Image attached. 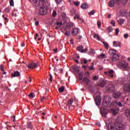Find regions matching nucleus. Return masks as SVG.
<instances>
[{
  "label": "nucleus",
  "instance_id": "de8ad7c7",
  "mask_svg": "<svg viewBox=\"0 0 130 130\" xmlns=\"http://www.w3.org/2000/svg\"><path fill=\"white\" fill-rule=\"evenodd\" d=\"M81 63H87V59H84L81 61Z\"/></svg>",
  "mask_w": 130,
  "mask_h": 130
},
{
  "label": "nucleus",
  "instance_id": "69168bd1",
  "mask_svg": "<svg viewBox=\"0 0 130 130\" xmlns=\"http://www.w3.org/2000/svg\"><path fill=\"white\" fill-rule=\"evenodd\" d=\"M101 56H102L103 57H104V56H105V54H101Z\"/></svg>",
  "mask_w": 130,
  "mask_h": 130
},
{
  "label": "nucleus",
  "instance_id": "e2e57ef3",
  "mask_svg": "<svg viewBox=\"0 0 130 130\" xmlns=\"http://www.w3.org/2000/svg\"><path fill=\"white\" fill-rule=\"evenodd\" d=\"M70 26H74V23H72V22H71V23H70Z\"/></svg>",
  "mask_w": 130,
  "mask_h": 130
},
{
  "label": "nucleus",
  "instance_id": "0eeeda50",
  "mask_svg": "<svg viewBox=\"0 0 130 130\" xmlns=\"http://www.w3.org/2000/svg\"><path fill=\"white\" fill-rule=\"evenodd\" d=\"M26 67L29 69H35V68H37V64L36 63H29L26 64Z\"/></svg>",
  "mask_w": 130,
  "mask_h": 130
},
{
  "label": "nucleus",
  "instance_id": "5701e85b",
  "mask_svg": "<svg viewBox=\"0 0 130 130\" xmlns=\"http://www.w3.org/2000/svg\"><path fill=\"white\" fill-rule=\"evenodd\" d=\"M93 38H94L95 39H96L99 41H100V37H99V35H98L96 33L94 34Z\"/></svg>",
  "mask_w": 130,
  "mask_h": 130
},
{
  "label": "nucleus",
  "instance_id": "4468645a",
  "mask_svg": "<svg viewBox=\"0 0 130 130\" xmlns=\"http://www.w3.org/2000/svg\"><path fill=\"white\" fill-rule=\"evenodd\" d=\"M20 73L18 71H16L14 73L11 74V76L13 77H20Z\"/></svg>",
  "mask_w": 130,
  "mask_h": 130
},
{
  "label": "nucleus",
  "instance_id": "2eb2a0df",
  "mask_svg": "<svg viewBox=\"0 0 130 130\" xmlns=\"http://www.w3.org/2000/svg\"><path fill=\"white\" fill-rule=\"evenodd\" d=\"M125 115H126V117L129 119L130 121V110L127 109L125 110Z\"/></svg>",
  "mask_w": 130,
  "mask_h": 130
},
{
  "label": "nucleus",
  "instance_id": "aec40b11",
  "mask_svg": "<svg viewBox=\"0 0 130 130\" xmlns=\"http://www.w3.org/2000/svg\"><path fill=\"white\" fill-rule=\"evenodd\" d=\"M108 5L110 7H114V0L110 1Z\"/></svg>",
  "mask_w": 130,
  "mask_h": 130
},
{
  "label": "nucleus",
  "instance_id": "c9c22d12",
  "mask_svg": "<svg viewBox=\"0 0 130 130\" xmlns=\"http://www.w3.org/2000/svg\"><path fill=\"white\" fill-rule=\"evenodd\" d=\"M56 25L58 26V27H60L62 25V22H56Z\"/></svg>",
  "mask_w": 130,
  "mask_h": 130
},
{
  "label": "nucleus",
  "instance_id": "dca6fc26",
  "mask_svg": "<svg viewBox=\"0 0 130 130\" xmlns=\"http://www.w3.org/2000/svg\"><path fill=\"white\" fill-rule=\"evenodd\" d=\"M109 54L110 55H115L116 54V50L114 49H110L109 51Z\"/></svg>",
  "mask_w": 130,
  "mask_h": 130
},
{
  "label": "nucleus",
  "instance_id": "e433bc0d",
  "mask_svg": "<svg viewBox=\"0 0 130 130\" xmlns=\"http://www.w3.org/2000/svg\"><path fill=\"white\" fill-rule=\"evenodd\" d=\"M89 16H92L93 15H94V14H95V11H91L90 12L88 13Z\"/></svg>",
  "mask_w": 130,
  "mask_h": 130
},
{
  "label": "nucleus",
  "instance_id": "774afa93",
  "mask_svg": "<svg viewBox=\"0 0 130 130\" xmlns=\"http://www.w3.org/2000/svg\"><path fill=\"white\" fill-rule=\"evenodd\" d=\"M76 62H77L78 63V62H79V60H78V59H76L75 60Z\"/></svg>",
  "mask_w": 130,
  "mask_h": 130
},
{
  "label": "nucleus",
  "instance_id": "20e7f679",
  "mask_svg": "<svg viewBox=\"0 0 130 130\" xmlns=\"http://www.w3.org/2000/svg\"><path fill=\"white\" fill-rule=\"evenodd\" d=\"M122 104H123V101L120 102H113L111 104V106H118L119 107H122Z\"/></svg>",
  "mask_w": 130,
  "mask_h": 130
},
{
  "label": "nucleus",
  "instance_id": "4be33fe9",
  "mask_svg": "<svg viewBox=\"0 0 130 130\" xmlns=\"http://www.w3.org/2000/svg\"><path fill=\"white\" fill-rule=\"evenodd\" d=\"M118 23L119 25H122L124 23V19L122 18H120L118 20Z\"/></svg>",
  "mask_w": 130,
  "mask_h": 130
},
{
  "label": "nucleus",
  "instance_id": "9d476101",
  "mask_svg": "<svg viewBox=\"0 0 130 130\" xmlns=\"http://www.w3.org/2000/svg\"><path fill=\"white\" fill-rule=\"evenodd\" d=\"M101 96L98 95L95 98V103L98 106H99L101 103Z\"/></svg>",
  "mask_w": 130,
  "mask_h": 130
},
{
  "label": "nucleus",
  "instance_id": "f3484780",
  "mask_svg": "<svg viewBox=\"0 0 130 130\" xmlns=\"http://www.w3.org/2000/svg\"><path fill=\"white\" fill-rule=\"evenodd\" d=\"M83 82H84V83H85L86 85H88V84L90 83V79L87 77H84L83 79Z\"/></svg>",
  "mask_w": 130,
  "mask_h": 130
},
{
  "label": "nucleus",
  "instance_id": "ea45409f",
  "mask_svg": "<svg viewBox=\"0 0 130 130\" xmlns=\"http://www.w3.org/2000/svg\"><path fill=\"white\" fill-rule=\"evenodd\" d=\"M5 11L6 12V13H10V8L9 7H7L5 9Z\"/></svg>",
  "mask_w": 130,
  "mask_h": 130
},
{
  "label": "nucleus",
  "instance_id": "1a4fd4ad",
  "mask_svg": "<svg viewBox=\"0 0 130 130\" xmlns=\"http://www.w3.org/2000/svg\"><path fill=\"white\" fill-rule=\"evenodd\" d=\"M113 46L114 47H121V43L119 41L113 42Z\"/></svg>",
  "mask_w": 130,
  "mask_h": 130
},
{
  "label": "nucleus",
  "instance_id": "412c9836",
  "mask_svg": "<svg viewBox=\"0 0 130 130\" xmlns=\"http://www.w3.org/2000/svg\"><path fill=\"white\" fill-rule=\"evenodd\" d=\"M114 98H119L120 96V92H117L114 93Z\"/></svg>",
  "mask_w": 130,
  "mask_h": 130
},
{
  "label": "nucleus",
  "instance_id": "b1692460",
  "mask_svg": "<svg viewBox=\"0 0 130 130\" xmlns=\"http://www.w3.org/2000/svg\"><path fill=\"white\" fill-rule=\"evenodd\" d=\"M119 111V109H112V112L114 115H115V114H117L118 113V112Z\"/></svg>",
  "mask_w": 130,
  "mask_h": 130
},
{
  "label": "nucleus",
  "instance_id": "603ef678",
  "mask_svg": "<svg viewBox=\"0 0 130 130\" xmlns=\"http://www.w3.org/2000/svg\"><path fill=\"white\" fill-rule=\"evenodd\" d=\"M124 38H125L126 39V38H127V37H128V35H127V34H124Z\"/></svg>",
  "mask_w": 130,
  "mask_h": 130
},
{
  "label": "nucleus",
  "instance_id": "ddd939ff",
  "mask_svg": "<svg viewBox=\"0 0 130 130\" xmlns=\"http://www.w3.org/2000/svg\"><path fill=\"white\" fill-rule=\"evenodd\" d=\"M106 85V80H103L100 83H98V85L100 87H104Z\"/></svg>",
  "mask_w": 130,
  "mask_h": 130
},
{
  "label": "nucleus",
  "instance_id": "cd10ccee",
  "mask_svg": "<svg viewBox=\"0 0 130 130\" xmlns=\"http://www.w3.org/2000/svg\"><path fill=\"white\" fill-rule=\"evenodd\" d=\"M112 31H113L112 27L109 26L107 28V31L108 32V33H110V32H112Z\"/></svg>",
  "mask_w": 130,
  "mask_h": 130
},
{
  "label": "nucleus",
  "instance_id": "79ce46f5",
  "mask_svg": "<svg viewBox=\"0 0 130 130\" xmlns=\"http://www.w3.org/2000/svg\"><path fill=\"white\" fill-rule=\"evenodd\" d=\"M45 99H48V98H47L46 99V97H45V96H43L42 98H41V102H43V101H44V100H45Z\"/></svg>",
  "mask_w": 130,
  "mask_h": 130
},
{
  "label": "nucleus",
  "instance_id": "338daca9",
  "mask_svg": "<svg viewBox=\"0 0 130 130\" xmlns=\"http://www.w3.org/2000/svg\"><path fill=\"white\" fill-rule=\"evenodd\" d=\"M29 82L30 83H31L32 82V79H31L30 77H29Z\"/></svg>",
  "mask_w": 130,
  "mask_h": 130
},
{
  "label": "nucleus",
  "instance_id": "6e6d98bb",
  "mask_svg": "<svg viewBox=\"0 0 130 130\" xmlns=\"http://www.w3.org/2000/svg\"><path fill=\"white\" fill-rule=\"evenodd\" d=\"M37 37H38V34H36V35L35 36V39H37Z\"/></svg>",
  "mask_w": 130,
  "mask_h": 130
},
{
  "label": "nucleus",
  "instance_id": "423d86ee",
  "mask_svg": "<svg viewBox=\"0 0 130 130\" xmlns=\"http://www.w3.org/2000/svg\"><path fill=\"white\" fill-rule=\"evenodd\" d=\"M121 68L124 71H126L128 68V64L125 62L121 63Z\"/></svg>",
  "mask_w": 130,
  "mask_h": 130
},
{
  "label": "nucleus",
  "instance_id": "f8f14e48",
  "mask_svg": "<svg viewBox=\"0 0 130 130\" xmlns=\"http://www.w3.org/2000/svg\"><path fill=\"white\" fill-rule=\"evenodd\" d=\"M79 32H80V29H79V28H74L72 31V33L74 35H78Z\"/></svg>",
  "mask_w": 130,
  "mask_h": 130
},
{
  "label": "nucleus",
  "instance_id": "a878e982",
  "mask_svg": "<svg viewBox=\"0 0 130 130\" xmlns=\"http://www.w3.org/2000/svg\"><path fill=\"white\" fill-rule=\"evenodd\" d=\"M27 128H29V129H33V126L32 125V123L31 122L27 123Z\"/></svg>",
  "mask_w": 130,
  "mask_h": 130
},
{
  "label": "nucleus",
  "instance_id": "bb28decb",
  "mask_svg": "<svg viewBox=\"0 0 130 130\" xmlns=\"http://www.w3.org/2000/svg\"><path fill=\"white\" fill-rule=\"evenodd\" d=\"M108 129H109V130H115V128H114V126H113L111 124H110L108 126Z\"/></svg>",
  "mask_w": 130,
  "mask_h": 130
},
{
  "label": "nucleus",
  "instance_id": "39448f33",
  "mask_svg": "<svg viewBox=\"0 0 130 130\" xmlns=\"http://www.w3.org/2000/svg\"><path fill=\"white\" fill-rule=\"evenodd\" d=\"M122 89L124 91V92H130V83H126L125 84L123 87Z\"/></svg>",
  "mask_w": 130,
  "mask_h": 130
},
{
  "label": "nucleus",
  "instance_id": "37998d69",
  "mask_svg": "<svg viewBox=\"0 0 130 130\" xmlns=\"http://www.w3.org/2000/svg\"><path fill=\"white\" fill-rule=\"evenodd\" d=\"M111 24L114 26H115V21H113V20H112L111 21Z\"/></svg>",
  "mask_w": 130,
  "mask_h": 130
},
{
  "label": "nucleus",
  "instance_id": "864d4df0",
  "mask_svg": "<svg viewBox=\"0 0 130 130\" xmlns=\"http://www.w3.org/2000/svg\"><path fill=\"white\" fill-rule=\"evenodd\" d=\"M56 2L57 3V4H59L60 3L62 2V0H56Z\"/></svg>",
  "mask_w": 130,
  "mask_h": 130
},
{
  "label": "nucleus",
  "instance_id": "f704fd0d",
  "mask_svg": "<svg viewBox=\"0 0 130 130\" xmlns=\"http://www.w3.org/2000/svg\"><path fill=\"white\" fill-rule=\"evenodd\" d=\"M9 3L11 7H14V0H10Z\"/></svg>",
  "mask_w": 130,
  "mask_h": 130
},
{
  "label": "nucleus",
  "instance_id": "4d7b16f0",
  "mask_svg": "<svg viewBox=\"0 0 130 130\" xmlns=\"http://www.w3.org/2000/svg\"><path fill=\"white\" fill-rule=\"evenodd\" d=\"M35 25L36 26H38V25H39V21H36L35 22Z\"/></svg>",
  "mask_w": 130,
  "mask_h": 130
},
{
  "label": "nucleus",
  "instance_id": "5fc2aeb1",
  "mask_svg": "<svg viewBox=\"0 0 130 130\" xmlns=\"http://www.w3.org/2000/svg\"><path fill=\"white\" fill-rule=\"evenodd\" d=\"M65 34L67 35V36H70V31H66Z\"/></svg>",
  "mask_w": 130,
  "mask_h": 130
},
{
  "label": "nucleus",
  "instance_id": "3c124183",
  "mask_svg": "<svg viewBox=\"0 0 130 130\" xmlns=\"http://www.w3.org/2000/svg\"><path fill=\"white\" fill-rule=\"evenodd\" d=\"M50 81L52 82V75L51 74H50Z\"/></svg>",
  "mask_w": 130,
  "mask_h": 130
},
{
  "label": "nucleus",
  "instance_id": "680f3d73",
  "mask_svg": "<svg viewBox=\"0 0 130 130\" xmlns=\"http://www.w3.org/2000/svg\"><path fill=\"white\" fill-rule=\"evenodd\" d=\"M108 18H109V19H110L111 18V14H108Z\"/></svg>",
  "mask_w": 130,
  "mask_h": 130
},
{
  "label": "nucleus",
  "instance_id": "7c9ffc66",
  "mask_svg": "<svg viewBox=\"0 0 130 130\" xmlns=\"http://www.w3.org/2000/svg\"><path fill=\"white\" fill-rule=\"evenodd\" d=\"M73 102H74V100L73 99H71L69 101H68L69 105H72L73 104Z\"/></svg>",
  "mask_w": 130,
  "mask_h": 130
},
{
  "label": "nucleus",
  "instance_id": "0e129e2a",
  "mask_svg": "<svg viewBox=\"0 0 130 130\" xmlns=\"http://www.w3.org/2000/svg\"><path fill=\"white\" fill-rule=\"evenodd\" d=\"M53 51L55 52V53H57V49L53 50Z\"/></svg>",
  "mask_w": 130,
  "mask_h": 130
},
{
  "label": "nucleus",
  "instance_id": "a18cd8bd",
  "mask_svg": "<svg viewBox=\"0 0 130 130\" xmlns=\"http://www.w3.org/2000/svg\"><path fill=\"white\" fill-rule=\"evenodd\" d=\"M80 15L79 14H76L74 19H79Z\"/></svg>",
  "mask_w": 130,
  "mask_h": 130
},
{
  "label": "nucleus",
  "instance_id": "c03bdc74",
  "mask_svg": "<svg viewBox=\"0 0 130 130\" xmlns=\"http://www.w3.org/2000/svg\"><path fill=\"white\" fill-rule=\"evenodd\" d=\"M98 27L99 28H100V27H101V22L100 21H98Z\"/></svg>",
  "mask_w": 130,
  "mask_h": 130
},
{
  "label": "nucleus",
  "instance_id": "a19ab883",
  "mask_svg": "<svg viewBox=\"0 0 130 130\" xmlns=\"http://www.w3.org/2000/svg\"><path fill=\"white\" fill-rule=\"evenodd\" d=\"M92 66L89 67V71H92V70H94V63H92Z\"/></svg>",
  "mask_w": 130,
  "mask_h": 130
},
{
  "label": "nucleus",
  "instance_id": "58836bf2",
  "mask_svg": "<svg viewBox=\"0 0 130 130\" xmlns=\"http://www.w3.org/2000/svg\"><path fill=\"white\" fill-rule=\"evenodd\" d=\"M73 4H74V5H75V6H76V7H78V6H79V5H80V2H73Z\"/></svg>",
  "mask_w": 130,
  "mask_h": 130
},
{
  "label": "nucleus",
  "instance_id": "9b49d317",
  "mask_svg": "<svg viewBox=\"0 0 130 130\" xmlns=\"http://www.w3.org/2000/svg\"><path fill=\"white\" fill-rule=\"evenodd\" d=\"M119 59V55L118 54H116V55H114L112 58V61H117Z\"/></svg>",
  "mask_w": 130,
  "mask_h": 130
},
{
  "label": "nucleus",
  "instance_id": "f03ea898",
  "mask_svg": "<svg viewBox=\"0 0 130 130\" xmlns=\"http://www.w3.org/2000/svg\"><path fill=\"white\" fill-rule=\"evenodd\" d=\"M110 102H111V98L110 96L105 97L102 104L103 109H106L105 107H107Z\"/></svg>",
  "mask_w": 130,
  "mask_h": 130
},
{
  "label": "nucleus",
  "instance_id": "c756f323",
  "mask_svg": "<svg viewBox=\"0 0 130 130\" xmlns=\"http://www.w3.org/2000/svg\"><path fill=\"white\" fill-rule=\"evenodd\" d=\"M28 97L29 98H30V99H32L33 98H34V93H30L29 95H28Z\"/></svg>",
  "mask_w": 130,
  "mask_h": 130
},
{
  "label": "nucleus",
  "instance_id": "393cba45",
  "mask_svg": "<svg viewBox=\"0 0 130 130\" xmlns=\"http://www.w3.org/2000/svg\"><path fill=\"white\" fill-rule=\"evenodd\" d=\"M83 49H84V47H83V46H79L77 47V50L78 51H80V52H82V50H83Z\"/></svg>",
  "mask_w": 130,
  "mask_h": 130
},
{
  "label": "nucleus",
  "instance_id": "6e6552de",
  "mask_svg": "<svg viewBox=\"0 0 130 130\" xmlns=\"http://www.w3.org/2000/svg\"><path fill=\"white\" fill-rule=\"evenodd\" d=\"M128 0H115V2L118 5H120L122 4V5H126V4H127V1Z\"/></svg>",
  "mask_w": 130,
  "mask_h": 130
},
{
  "label": "nucleus",
  "instance_id": "f257e3e1",
  "mask_svg": "<svg viewBox=\"0 0 130 130\" xmlns=\"http://www.w3.org/2000/svg\"><path fill=\"white\" fill-rule=\"evenodd\" d=\"M34 5L39 8L40 15H46L47 14V6L44 0H33Z\"/></svg>",
  "mask_w": 130,
  "mask_h": 130
},
{
  "label": "nucleus",
  "instance_id": "13d9d810",
  "mask_svg": "<svg viewBox=\"0 0 130 130\" xmlns=\"http://www.w3.org/2000/svg\"><path fill=\"white\" fill-rule=\"evenodd\" d=\"M21 47H24V46H25V43H22L21 45Z\"/></svg>",
  "mask_w": 130,
  "mask_h": 130
},
{
  "label": "nucleus",
  "instance_id": "72a5a7b5",
  "mask_svg": "<svg viewBox=\"0 0 130 130\" xmlns=\"http://www.w3.org/2000/svg\"><path fill=\"white\" fill-rule=\"evenodd\" d=\"M103 44H104V45H105L106 49H108V47H109L108 44H107V43H106L105 42H104Z\"/></svg>",
  "mask_w": 130,
  "mask_h": 130
},
{
  "label": "nucleus",
  "instance_id": "052dcab7",
  "mask_svg": "<svg viewBox=\"0 0 130 130\" xmlns=\"http://www.w3.org/2000/svg\"><path fill=\"white\" fill-rule=\"evenodd\" d=\"M13 118H14L13 121H14V122L16 121V116L14 115V116H13Z\"/></svg>",
  "mask_w": 130,
  "mask_h": 130
},
{
  "label": "nucleus",
  "instance_id": "a211bd4d",
  "mask_svg": "<svg viewBox=\"0 0 130 130\" xmlns=\"http://www.w3.org/2000/svg\"><path fill=\"white\" fill-rule=\"evenodd\" d=\"M81 9H83V10H86V9H88L89 7L88 5H87V4L86 3H83L81 6Z\"/></svg>",
  "mask_w": 130,
  "mask_h": 130
},
{
  "label": "nucleus",
  "instance_id": "8fccbe9b",
  "mask_svg": "<svg viewBox=\"0 0 130 130\" xmlns=\"http://www.w3.org/2000/svg\"><path fill=\"white\" fill-rule=\"evenodd\" d=\"M93 80H94V81H97V80H98V77L94 76L93 77Z\"/></svg>",
  "mask_w": 130,
  "mask_h": 130
},
{
  "label": "nucleus",
  "instance_id": "bf43d9fd",
  "mask_svg": "<svg viewBox=\"0 0 130 130\" xmlns=\"http://www.w3.org/2000/svg\"><path fill=\"white\" fill-rule=\"evenodd\" d=\"M70 42H71V44H73L74 43V40L73 39H71Z\"/></svg>",
  "mask_w": 130,
  "mask_h": 130
},
{
  "label": "nucleus",
  "instance_id": "6ab92c4d",
  "mask_svg": "<svg viewBox=\"0 0 130 130\" xmlns=\"http://www.w3.org/2000/svg\"><path fill=\"white\" fill-rule=\"evenodd\" d=\"M107 90L108 91H113L114 90V85L112 84L110 85Z\"/></svg>",
  "mask_w": 130,
  "mask_h": 130
},
{
  "label": "nucleus",
  "instance_id": "09e8293b",
  "mask_svg": "<svg viewBox=\"0 0 130 130\" xmlns=\"http://www.w3.org/2000/svg\"><path fill=\"white\" fill-rule=\"evenodd\" d=\"M1 71H2V72H4V71L5 70L4 69V65H1Z\"/></svg>",
  "mask_w": 130,
  "mask_h": 130
},
{
  "label": "nucleus",
  "instance_id": "4c0bfd02",
  "mask_svg": "<svg viewBox=\"0 0 130 130\" xmlns=\"http://www.w3.org/2000/svg\"><path fill=\"white\" fill-rule=\"evenodd\" d=\"M87 51H88V49L87 48H86V49H82V50L81 51V53H86V52H87Z\"/></svg>",
  "mask_w": 130,
  "mask_h": 130
},
{
  "label": "nucleus",
  "instance_id": "473e14b6",
  "mask_svg": "<svg viewBox=\"0 0 130 130\" xmlns=\"http://www.w3.org/2000/svg\"><path fill=\"white\" fill-rule=\"evenodd\" d=\"M89 53H91V54H94V53H95V50L93 49H90L89 51Z\"/></svg>",
  "mask_w": 130,
  "mask_h": 130
},
{
  "label": "nucleus",
  "instance_id": "2f4dec72",
  "mask_svg": "<svg viewBox=\"0 0 130 130\" xmlns=\"http://www.w3.org/2000/svg\"><path fill=\"white\" fill-rule=\"evenodd\" d=\"M52 16L53 17H56V16H57V13H56V11H55V10H54L53 11Z\"/></svg>",
  "mask_w": 130,
  "mask_h": 130
},
{
  "label": "nucleus",
  "instance_id": "7ed1b4c3",
  "mask_svg": "<svg viewBox=\"0 0 130 130\" xmlns=\"http://www.w3.org/2000/svg\"><path fill=\"white\" fill-rule=\"evenodd\" d=\"M106 76H108L110 78H113L114 76V71L112 69H109L108 71L104 72Z\"/></svg>",
  "mask_w": 130,
  "mask_h": 130
},
{
  "label": "nucleus",
  "instance_id": "49530a36",
  "mask_svg": "<svg viewBox=\"0 0 130 130\" xmlns=\"http://www.w3.org/2000/svg\"><path fill=\"white\" fill-rule=\"evenodd\" d=\"M119 32V29L116 28V35H118Z\"/></svg>",
  "mask_w": 130,
  "mask_h": 130
},
{
  "label": "nucleus",
  "instance_id": "c85d7f7f",
  "mask_svg": "<svg viewBox=\"0 0 130 130\" xmlns=\"http://www.w3.org/2000/svg\"><path fill=\"white\" fill-rule=\"evenodd\" d=\"M58 91H59V92L60 93H62V92L63 91H64V87H62L59 88Z\"/></svg>",
  "mask_w": 130,
  "mask_h": 130
}]
</instances>
